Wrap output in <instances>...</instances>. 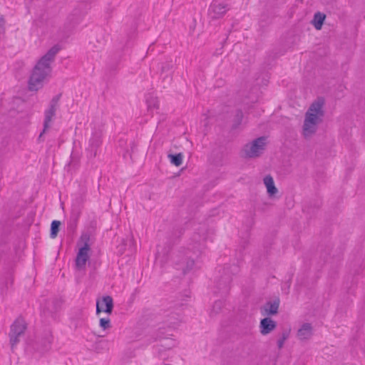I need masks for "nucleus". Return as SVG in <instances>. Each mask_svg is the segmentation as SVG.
Here are the masks:
<instances>
[{"mask_svg": "<svg viewBox=\"0 0 365 365\" xmlns=\"http://www.w3.org/2000/svg\"><path fill=\"white\" fill-rule=\"evenodd\" d=\"M326 15L321 12H317L312 20V24L317 30H320L325 20Z\"/></svg>", "mask_w": 365, "mask_h": 365, "instance_id": "dca6fc26", "label": "nucleus"}, {"mask_svg": "<svg viewBox=\"0 0 365 365\" xmlns=\"http://www.w3.org/2000/svg\"><path fill=\"white\" fill-rule=\"evenodd\" d=\"M113 309V302L110 296H105L102 299L96 302V314L104 312L108 314H111Z\"/></svg>", "mask_w": 365, "mask_h": 365, "instance_id": "9b49d317", "label": "nucleus"}, {"mask_svg": "<svg viewBox=\"0 0 365 365\" xmlns=\"http://www.w3.org/2000/svg\"><path fill=\"white\" fill-rule=\"evenodd\" d=\"M61 97V93H59L52 98L49 103V108L44 112V121L43 129L38 136V140H41L43 135L50 127V123L52 121L53 118L56 115V109L58 102Z\"/></svg>", "mask_w": 365, "mask_h": 365, "instance_id": "0eeeda50", "label": "nucleus"}, {"mask_svg": "<svg viewBox=\"0 0 365 365\" xmlns=\"http://www.w3.org/2000/svg\"><path fill=\"white\" fill-rule=\"evenodd\" d=\"M53 341V335L51 331L47 330L43 332L41 337L35 342L34 349L38 352L43 353L47 351Z\"/></svg>", "mask_w": 365, "mask_h": 365, "instance_id": "1a4fd4ad", "label": "nucleus"}, {"mask_svg": "<svg viewBox=\"0 0 365 365\" xmlns=\"http://www.w3.org/2000/svg\"><path fill=\"white\" fill-rule=\"evenodd\" d=\"M324 100L318 99L312 103L305 114L303 125V134L306 138L312 136L317 131V125L322 121L324 116Z\"/></svg>", "mask_w": 365, "mask_h": 365, "instance_id": "7ed1b4c3", "label": "nucleus"}, {"mask_svg": "<svg viewBox=\"0 0 365 365\" xmlns=\"http://www.w3.org/2000/svg\"><path fill=\"white\" fill-rule=\"evenodd\" d=\"M168 158L170 160L172 164L175 166H180L182 163L183 155L181 153L178 154H169Z\"/></svg>", "mask_w": 365, "mask_h": 365, "instance_id": "f3484780", "label": "nucleus"}, {"mask_svg": "<svg viewBox=\"0 0 365 365\" xmlns=\"http://www.w3.org/2000/svg\"><path fill=\"white\" fill-rule=\"evenodd\" d=\"M61 226V222L58 220H53L51 225L50 237L54 239L57 237Z\"/></svg>", "mask_w": 365, "mask_h": 365, "instance_id": "a211bd4d", "label": "nucleus"}, {"mask_svg": "<svg viewBox=\"0 0 365 365\" xmlns=\"http://www.w3.org/2000/svg\"><path fill=\"white\" fill-rule=\"evenodd\" d=\"M223 305V302L222 301H216L215 302L213 307H212V312L215 313H217L222 308Z\"/></svg>", "mask_w": 365, "mask_h": 365, "instance_id": "b1692460", "label": "nucleus"}, {"mask_svg": "<svg viewBox=\"0 0 365 365\" xmlns=\"http://www.w3.org/2000/svg\"><path fill=\"white\" fill-rule=\"evenodd\" d=\"M277 327V322L270 317L262 319L259 323L260 333L267 335Z\"/></svg>", "mask_w": 365, "mask_h": 365, "instance_id": "f8f14e48", "label": "nucleus"}, {"mask_svg": "<svg viewBox=\"0 0 365 365\" xmlns=\"http://www.w3.org/2000/svg\"><path fill=\"white\" fill-rule=\"evenodd\" d=\"M265 140L264 137H259L251 143L246 144L242 150V157L252 158L259 156L264 150Z\"/></svg>", "mask_w": 365, "mask_h": 365, "instance_id": "39448f33", "label": "nucleus"}, {"mask_svg": "<svg viewBox=\"0 0 365 365\" xmlns=\"http://www.w3.org/2000/svg\"><path fill=\"white\" fill-rule=\"evenodd\" d=\"M207 240L206 228H201V233H195L192 237L193 245L192 247L180 251L175 260L178 269H181L184 274L192 269L195 265V258H197L202 249L205 247Z\"/></svg>", "mask_w": 365, "mask_h": 365, "instance_id": "f03ea898", "label": "nucleus"}, {"mask_svg": "<svg viewBox=\"0 0 365 365\" xmlns=\"http://www.w3.org/2000/svg\"><path fill=\"white\" fill-rule=\"evenodd\" d=\"M222 282L220 281L218 283V287L220 289H227L230 283L231 282L232 277L231 275L225 273V277H222Z\"/></svg>", "mask_w": 365, "mask_h": 365, "instance_id": "6ab92c4d", "label": "nucleus"}, {"mask_svg": "<svg viewBox=\"0 0 365 365\" xmlns=\"http://www.w3.org/2000/svg\"><path fill=\"white\" fill-rule=\"evenodd\" d=\"M81 239L84 241V245L79 249L76 258V266L79 270L85 269L86 262L89 259L88 251L90 250L89 237L84 235L81 237Z\"/></svg>", "mask_w": 365, "mask_h": 365, "instance_id": "6e6552de", "label": "nucleus"}, {"mask_svg": "<svg viewBox=\"0 0 365 365\" xmlns=\"http://www.w3.org/2000/svg\"><path fill=\"white\" fill-rule=\"evenodd\" d=\"M263 182L267 188V194L269 197H274L278 192V190L274 185L273 178L270 175H266Z\"/></svg>", "mask_w": 365, "mask_h": 365, "instance_id": "2eb2a0df", "label": "nucleus"}, {"mask_svg": "<svg viewBox=\"0 0 365 365\" xmlns=\"http://www.w3.org/2000/svg\"><path fill=\"white\" fill-rule=\"evenodd\" d=\"M289 336V330H284L282 332V336L277 341L278 349H281L283 347L284 343L288 339Z\"/></svg>", "mask_w": 365, "mask_h": 365, "instance_id": "412c9836", "label": "nucleus"}, {"mask_svg": "<svg viewBox=\"0 0 365 365\" xmlns=\"http://www.w3.org/2000/svg\"><path fill=\"white\" fill-rule=\"evenodd\" d=\"M148 107L149 109H153V108L158 109L159 108L158 101L155 98L148 100Z\"/></svg>", "mask_w": 365, "mask_h": 365, "instance_id": "5701e85b", "label": "nucleus"}, {"mask_svg": "<svg viewBox=\"0 0 365 365\" xmlns=\"http://www.w3.org/2000/svg\"><path fill=\"white\" fill-rule=\"evenodd\" d=\"M229 9L228 4L215 0L210 6L209 15L212 19H220L226 14Z\"/></svg>", "mask_w": 365, "mask_h": 365, "instance_id": "9d476101", "label": "nucleus"}, {"mask_svg": "<svg viewBox=\"0 0 365 365\" xmlns=\"http://www.w3.org/2000/svg\"><path fill=\"white\" fill-rule=\"evenodd\" d=\"M242 118H243L242 111L240 110H237L236 111L235 118L233 120V121H234V123L232 125L233 128H237L241 124Z\"/></svg>", "mask_w": 365, "mask_h": 365, "instance_id": "aec40b11", "label": "nucleus"}, {"mask_svg": "<svg viewBox=\"0 0 365 365\" xmlns=\"http://www.w3.org/2000/svg\"><path fill=\"white\" fill-rule=\"evenodd\" d=\"M233 269H234V270H235V271H236V270H237V267H233Z\"/></svg>", "mask_w": 365, "mask_h": 365, "instance_id": "bb28decb", "label": "nucleus"}, {"mask_svg": "<svg viewBox=\"0 0 365 365\" xmlns=\"http://www.w3.org/2000/svg\"><path fill=\"white\" fill-rule=\"evenodd\" d=\"M297 337L300 340L309 339L312 335V326L309 323H304L297 331Z\"/></svg>", "mask_w": 365, "mask_h": 365, "instance_id": "4468645a", "label": "nucleus"}, {"mask_svg": "<svg viewBox=\"0 0 365 365\" xmlns=\"http://www.w3.org/2000/svg\"><path fill=\"white\" fill-rule=\"evenodd\" d=\"M59 50L60 48L55 45L38 61L29 80L30 91H36L43 87V81L52 72L51 63L54 61Z\"/></svg>", "mask_w": 365, "mask_h": 365, "instance_id": "f257e3e1", "label": "nucleus"}, {"mask_svg": "<svg viewBox=\"0 0 365 365\" xmlns=\"http://www.w3.org/2000/svg\"><path fill=\"white\" fill-rule=\"evenodd\" d=\"M26 329L27 324L22 317H18L11 325L9 337L12 350L20 341V339L24 335Z\"/></svg>", "mask_w": 365, "mask_h": 365, "instance_id": "20e7f679", "label": "nucleus"}, {"mask_svg": "<svg viewBox=\"0 0 365 365\" xmlns=\"http://www.w3.org/2000/svg\"><path fill=\"white\" fill-rule=\"evenodd\" d=\"M100 327L103 329H108L111 327L110 320L109 318H101L99 321Z\"/></svg>", "mask_w": 365, "mask_h": 365, "instance_id": "4be33fe9", "label": "nucleus"}, {"mask_svg": "<svg viewBox=\"0 0 365 365\" xmlns=\"http://www.w3.org/2000/svg\"><path fill=\"white\" fill-rule=\"evenodd\" d=\"M279 299H277L273 302H267L262 308V315H275L278 313Z\"/></svg>", "mask_w": 365, "mask_h": 365, "instance_id": "ddd939ff", "label": "nucleus"}, {"mask_svg": "<svg viewBox=\"0 0 365 365\" xmlns=\"http://www.w3.org/2000/svg\"><path fill=\"white\" fill-rule=\"evenodd\" d=\"M76 219H73L72 221L71 220L68 225V230L71 232H73L76 227Z\"/></svg>", "mask_w": 365, "mask_h": 365, "instance_id": "393cba45", "label": "nucleus"}, {"mask_svg": "<svg viewBox=\"0 0 365 365\" xmlns=\"http://www.w3.org/2000/svg\"><path fill=\"white\" fill-rule=\"evenodd\" d=\"M103 131L101 128H94L91 133V136L88 140V147L86 148V155L88 158L93 159L97 155V150L102 143Z\"/></svg>", "mask_w": 365, "mask_h": 365, "instance_id": "423d86ee", "label": "nucleus"}, {"mask_svg": "<svg viewBox=\"0 0 365 365\" xmlns=\"http://www.w3.org/2000/svg\"><path fill=\"white\" fill-rule=\"evenodd\" d=\"M4 24L5 20L4 17L1 16L0 18V34L4 32Z\"/></svg>", "mask_w": 365, "mask_h": 365, "instance_id": "a878e982", "label": "nucleus"}]
</instances>
